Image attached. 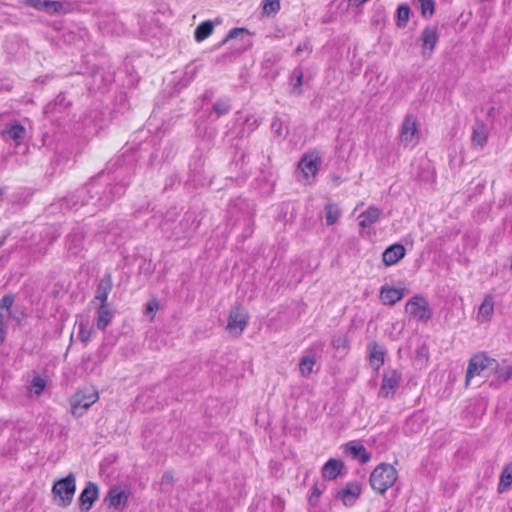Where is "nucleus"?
<instances>
[{"label": "nucleus", "mask_w": 512, "mask_h": 512, "mask_svg": "<svg viewBox=\"0 0 512 512\" xmlns=\"http://www.w3.org/2000/svg\"><path fill=\"white\" fill-rule=\"evenodd\" d=\"M117 168L112 172H101L84 187L76 190L64 198V205L68 209H77L84 205H93L102 209L124 194L131 176H126L128 170L118 159Z\"/></svg>", "instance_id": "obj_1"}, {"label": "nucleus", "mask_w": 512, "mask_h": 512, "mask_svg": "<svg viewBox=\"0 0 512 512\" xmlns=\"http://www.w3.org/2000/svg\"><path fill=\"white\" fill-rule=\"evenodd\" d=\"M397 478V470L391 464L381 463L372 471L369 482L375 492L383 494L394 485Z\"/></svg>", "instance_id": "obj_2"}, {"label": "nucleus", "mask_w": 512, "mask_h": 512, "mask_svg": "<svg viewBox=\"0 0 512 512\" xmlns=\"http://www.w3.org/2000/svg\"><path fill=\"white\" fill-rule=\"evenodd\" d=\"M497 367L498 362L495 359L489 358L484 353L474 355L468 363L466 385L468 386L475 376L488 377Z\"/></svg>", "instance_id": "obj_3"}, {"label": "nucleus", "mask_w": 512, "mask_h": 512, "mask_svg": "<svg viewBox=\"0 0 512 512\" xmlns=\"http://www.w3.org/2000/svg\"><path fill=\"white\" fill-rule=\"evenodd\" d=\"M321 164V156L317 151L305 153L298 162L296 178L300 182L312 183Z\"/></svg>", "instance_id": "obj_4"}, {"label": "nucleus", "mask_w": 512, "mask_h": 512, "mask_svg": "<svg viewBox=\"0 0 512 512\" xmlns=\"http://www.w3.org/2000/svg\"><path fill=\"white\" fill-rule=\"evenodd\" d=\"M98 399V391L94 387H85L77 391L70 400L72 415L81 417Z\"/></svg>", "instance_id": "obj_5"}, {"label": "nucleus", "mask_w": 512, "mask_h": 512, "mask_svg": "<svg viewBox=\"0 0 512 512\" xmlns=\"http://www.w3.org/2000/svg\"><path fill=\"white\" fill-rule=\"evenodd\" d=\"M399 140L404 147L413 148L420 140L419 124L416 116L408 114L400 128Z\"/></svg>", "instance_id": "obj_6"}, {"label": "nucleus", "mask_w": 512, "mask_h": 512, "mask_svg": "<svg viewBox=\"0 0 512 512\" xmlns=\"http://www.w3.org/2000/svg\"><path fill=\"white\" fill-rule=\"evenodd\" d=\"M71 101L67 99L64 93L58 94L55 99L48 102L44 107V115L52 122H58L68 115Z\"/></svg>", "instance_id": "obj_7"}, {"label": "nucleus", "mask_w": 512, "mask_h": 512, "mask_svg": "<svg viewBox=\"0 0 512 512\" xmlns=\"http://www.w3.org/2000/svg\"><path fill=\"white\" fill-rule=\"evenodd\" d=\"M75 490V477L72 474L55 482L52 488L54 496L58 497L62 506H68L72 502Z\"/></svg>", "instance_id": "obj_8"}, {"label": "nucleus", "mask_w": 512, "mask_h": 512, "mask_svg": "<svg viewBox=\"0 0 512 512\" xmlns=\"http://www.w3.org/2000/svg\"><path fill=\"white\" fill-rule=\"evenodd\" d=\"M406 313L413 319L421 322H427L431 318V310L427 300L416 295L412 297L405 306Z\"/></svg>", "instance_id": "obj_9"}, {"label": "nucleus", "mask_w": 512, "mask_h": 512, "mask_svg": "<svg viewBox=\"0 0 512 512\" xmlns=\"http://www.w3.org/2000/svg\"><path fill=\"white\" fill-rule=\"evenodd\" d=\"M89 243L85 239L83 228H74L66 239V248L74 257H83V252L88 249Z\"/></svg>", "instance_id": "obj_10"}, {"label": "nucleus", "mask_w": 512, "mask_h": 512, "mask_svg": "<svg viewBox=\"0 0 512 512\" xmlns=\"http://www.w3.org/2000/svg\"><path fill=\"white\" fill-rule=\"evenodd\" d=\"M102 121V112L97 109H92L80 118L78 123L79 127L77 129H81L85 136L94 135L97 134L99 129L102 127Z\"/></svg>", "instance_id": "obj_11"}, {"label": "nucleus", "mask_w": 512, "mask_h": 512, "mask_svg": "<svg viewBox=\"0 0 512 512\" xmlns=\"http://www.w3.org/2000/svg\"><path fill=\"white\" fill-rule=\"evenodd\" d=\"M401 373L396 369H386L383 374L380 394L384 397L393 396L401 382Z\"/></svg>", "instance_id": "obj_12"}, {"label": "nucleus", "mask_w": 512, "mask_h": 512, "mask_svg": "<svg viewBox=\"0 0 512 512\" xmlns=\"http://www.w3.org/2000/svg\"><path fill=\"white\" fill-rule=\"evenodd\" d=\"M383 212L376 206H370L358 216V223L361 228V236H369L370 233L367 229H370L376 222L381 219Z\"/></svg>", "instance_id": "obj_13"}, {"label": "nucleus", "mask_w": 512, "mask_h": 512, "mask_svg": "<svg viewBox=\"0 0 512 512\" xmlns=\"http://www.w3.org/2000/svg\"><path fill=\"white\" fill-rule=\"evenodd\" d=\"M249 316L247 311L242 307H234L229 315L227 329L230 332L241 334L248 324Z\"/></svg>", "instance_id": "obj_14"}, {"label": "nucleus", "mask_w": 512, "mask_h": 512, "mask_svg": "<svg viewBox=\"0 0 512 512\" xmlns=\"http://www.w3.org/2000/svg\"><path fill=\"white\" fill-rule=\"evenodd\" d=\"M129 496L130 491L128 488L113 486L109 489L105 501L108 503L109 507H112L114 510H119L126 506Z\"/></svg>", "instance_id": "obj_15"}, {"label": "nucleus", "mask_w": 512, "mask_h": 512, "mask_svg": "<svg viewBox=\"0 0 512 512\" xmlns=\"http://www.w3.org/2000/svg\"><path fill=\"white\" fill-rule=\"evenodd\" d=\"M490 124L476 120L472 125L471 145L474 149H483L489 136Z\"/></svg>", "instance_id": "obj_16"}, {"label": "nucleus", "mask_w": 512, "mask_h": 512, "mask_svg": "<svg viewBox=\"0 0 512 512\" xmlns=\"http://www.w3.org/2000/svg\"><path fill=\"white\" fill-rule=\"evenodd\" d=\"M360 494L361 488L359 484L350 482L337 491L336 498L339 499L345 506H353L358 500Z\"/></svg>", "instance_id": "obj_17"}, {"label": "nucleus", "mask_w": 512, "mask_h": 512, "mask_svg": "<svg viewBox=\"0 0 512 512\" xmlns=\"http://www.w3.org/2000/svg\"><path fill=\"white\" fill-rule=\"evenodd\" d=\"M423 56L430 57L438 40V29L435 26H427L424 28L421 36Z\"/></svg>", "instance_id": "obj_18"}, {"label": "nucleus", "mask_w": 512, "mask_h": 512, "mask_svg": "<svg viewBox=\"0 0 512 512\" xmlns=\"http://www.w3.org/2000/svg\"><path fill=\"white\" fill-rule=\"evenodd\" d=\"M98 495V486L93 482H88L79 496L81 510L89 511L93 503L98 499Z\"/></svg>", "instance_id": "obj_19"}, {"label": "nucleus", "mask_w": 512, "mask_h": 512, "mask_svg": "<svg viewBox=\"0 0 512 512\" xmlns=\"http://www.w3.org/2000/svg\"><path fill=\"white\" fill-rule=\"evenodd\" d=\"M405 289L403 287H391L389 285H383L380 290V301L384 305L393 306L400 301L404 296Z\"/></svg>", "instance_id": "obj_20"}, {"label": "nucleus", "mask_w": 512, "mask_h": 512, "mask_svg": "<svg viewBox=\"0 0 512 512\" xmlns=\"http://www.w3.org/2000/svg\"><path fill=\"white\" fill-rule=\"evenodd\" d=\"M344 451L361 464H365L371 459V454L367 451L365 446L356 441H350L345 444Z\"/></svg>", "instance_id": "obj_21"}, {"label": "nucleus", "mask_w": 512, "mask_h": 512, "mask_svg": "<svg viewBox=\"0 0 512 512\" xmlns=\"http://www.w3.org/2000/svg\"><path fill=\"white\" fill-rule=\"evenodd\" d=\"M3 138L13 141L18 146L26 138V129L18 122L7 124L3 131Z\"/></svg>", "instance_id": "obj_22"}, {"label": "nucleus", "mask_w": 512, "mask_h": 512, "mask_svg": "<svg viewBox=\"0 0 512 512\" xmlns=\"http://www.w3.org/2000/svg\"><path fill=\"white\" fill-rule=\"evenodd\" d=\"M113 282L110 274H105L99 281L95 296L94 302L98 301L99 305L108 304L107 299L112 290Z\"/></svg>", "instance_id": "obj_23"}, {"label": "nucleus", "mask_w": 512, "mask_h": 512, "mask_svg": "<svg viewBox=\"0 0 512 512\" xmlns=\"http://www.w3.org/2000/svg\"><path fill=\"white\" fill-rule=\"evenodd\" d=\"M368 352L370 366L375 370H379V368L384 364V347L376 342H372L368 345Z\"/></svg>", "instance_id": "obj_24"}, {"label": "nucleus", "mask_w": 512, "mask_h": 512, "mask_svg": "<svg viewBox=\"0 0 512 512\" xmlns=\"http://www.w3.org/2000/svg\"><path fill=\"white\" fill-rule=\"evenodd\" d=\"M405 256V248L401 244H394L383 252V262L386 266H392Z\"/></svg>", "instance_id": "obj_25"}, {"label": "nucleus", "mask_w": 512, "mask_h": 512, "mask_svg": "<svg viewBox=\"0 0 512 512\" xmlns=\"http://www.w3.org/2000/svg\"><path fill=\"white\" fill-rule=\"evenodd\" d=\"M114 317V311L108 304L99 305L96 310V327L105 330Z\"/></svg>", "instance_id": "obj_26"}, {"label": "nucleus", "mask_w": 512, "mask_h": 512, "mask_svg": "<svg viewBox=\"0 0 512 512\" xmlns=\"http://www.w3.org/2000/svg\"><path fill=\"white\" fill-rule=\"evenodd\" d=\"M343 462L338 459H329L322 468V476L327 480L336 479L343 469Z\"/></svg>", "instance_id": "obj_27"}, {"label": "nucleus", "mask_w": 512, "mask_h": 512, "mask_svg": "<svg viewBox=\"0 0 512 512\" xmlns=\"http://www.w3.org/2000/svg\"><path fill=\"white\" fill-rule=\"evenodd\" d=\"M494 312V299L487 295L479 307L477 318L480 322H487L491 319Z\"/></svg>", "instance_id": "obj_28"}, {"label": "nucleus", "mask_w": 512, "mask_h": 512, "mask_svg": "<svg viewBox=\"0 0 512 512\" xmlns=\"http://www.w3.org/2000/svg\"><path fill=\"white\" fill-rule=\"evenodd\" d=\"M331 346L339 355H344L349 351L350 345L348 336L345 333H337L331 339Z\"/></svg>", "instance_id": "obj_29"}, {"label": "nucleus", "mask_w": 512, "mask_h": 512, "mask_svg": "<svg viewBox=\"0 0 512 512\" xmlns=\"http://www.w3.org/2000/svg\"><path fill=\"white\" fill-rule=\"evenodd\" d=\"M78 333L77 338L83 343L87 344L93 335V328L88 319H81L77 323Z\"/></svg>", "instance_id": "obj_30"}, {"label": "nucleus", "mask_w": 512, "mask_h": 512, "mask_svg": "<svg viewBox=\"0 0 512 512\" xmlns=\"http://www.w3.org/2000/svg\"><path fill=\"white\" fill-rule=\"evenodd\" d=\"M231 109V104L229 99L221 98L218 99L210 112V118H213L214 120L220 118L221 116L227 114Z\"/></svg>", "instance_id": "obj_31"}, {"label": "nucleus", "mask_w": 512, "mask_h": 512, "mask_svg": "<svg viewBox=\"0 0 512 512\" xmlns=\"http://www.w3.org/2000/svg\"><path fill=\"white\" fill-rule=\"evenodd\" d=\"M316 364L315 355L311 352L303 355L299 363V371L302 376L307 377L313 372V367Z\"/></svg>", "instance_id": "obj_32"}, {"label": "nucleus", "mask_w": 512, "mask_h": 512, "mask_svg": "<svg viewBox=\"0 0 512 512\" xmlns=\"http://www.w3.org/2000/svg\"><path fill=\"white\" fill-rule=\"evenodd\" d=\"M214 26L212 21L206 20L200 23L194 32V38L197 42H202L208 38L213 32Z\"/></svg>", "instance_id": "obj_33"}, {"label": "nucleus", "mask_w": 512, "mask_h": 512, "mask_svg": "<svg viewBox=\"0 0 512 512\" xmlns=\"http://www.w3.org/2000/svg\"><path fill=\"white\" fill-rule=\"evenodd\" d=\"M241 37L243 39V50L251 46V35L245 28H234L227 35L225 41H229L235 38Z\"/></svg>", "instance_id": "obj_34"}, {"label": "nucleus", "mask_w": 512, "mask_h": 512, "mask_svg": "<svg viewBox=\"0 0 512 512\" xmlns=\"http://www.w3.org/2000/svg\"><path fill=\"white\" fill-rule=\"evenodd\" d=\"M512 485V463L506 465L500 475L498 484V492L503 493L507 491Z\"/></svg>", "instance_id": "obj_35"}, {"label": "nucleus", "mask_w": 512, "mask_h": 512, "mask_svg": "<svg viewBox=\"0 0 512 512\" xmlns=\"http://www.w3.org/2000/svg\"><path fill=\"white\" fill-rule=\"evenodd\" d=\"M325 212L327 225L335 224L338 221L341 214L339 207L333 203H328L325 206Z\"/></svg>", "instance_id": "obj_36"}, {"label": "nucleus", "mask_w": 512, "mask_h": 512, "mask_svg": "<svg viewBox=\"0 0 512 512\" xmlns=\"http://www.w3.org/2000/svg\"><path fill=\"white\" fill-rule=\"evenodd\" d=\"M71 4L66 1H50L48 2V7L46 9V12H53V13H68L71 9Z\"/></svg>", "instance_id": "obj_37"}, {"label": "nucleus", "mask_w": 512, "mask_h": 512, "mask_svg": "<svg viewBox=\"0 0 512 512\" xmlns=\"http://www.w3.org/2000/svg\"><path fill=\"white\" fill-rule=\"evenodd\" d=\"M46 387V380L40 376H35L29 386L31 394L40 396Z\"/></svg>", "instance_id": "obj_38"}, {"label": "nucleus", "mask_w": 512, "mask_h": 512, "mask_svg": "<svg viewBox=\"0 0 512 512\" xmlns=\"http://www.w3.org/2000/svg\"><path fill=\"white\" fill-rule=\"evenodd\" d=\"M410 8L407 4H401L397 8V25L405 27L409 20Z\"/></svg>", "instance_id": "obj_39"}, {"label": "nucleus", "mask_w": 512, "mask_h": 512, "mask_svg": "<svg viewBox=\"0 0 512 512\" xmlns=\"http://www.w3.org/2000/svg\"><path fill=\"white\" fill-rule=\"evenodd\" d=\"M420 8L422 16L425 18H430L435 11V1L434 0H419Z\"/></svg>", "instance_id": "obj_40"}, {"label": "nucleus", "mask_w": 512, "mask_h": 512, "mask_svg": "<svg viewBox=\"0 0 512 512\" xmlns=\"http://www.w3.org/2000/svg\"><path fill=\"white\" fill-rule=\"evenodd\" d=\"M14 303V297L10 294L3 296L0 301V311L7 313V316H11V307Z\"/></svg>", "instance_id": "obj_41"}, {"label": "nucleus", "mask_w": 512, "mask_h": 512, "mask_svg": "<svg viewBox=\"0 0 512 512\" xmlns=\"http://www.w3.org/2000/svg\"><path fill=\"white\" fill-rule=\"evenodd\" d=\"M493 372H496L498 379L502 381H507L512 376V369L508 365H502L500 366L498 364V367L494 369Z\"/></svg>", "instance_id": "obj_42"}, {"label": "nucleus", "mask_w": 512, "mask_h": 512, "mask_svg": "<svg viewBox=\"0 0 512 512\" xmlns=\"http://www.w3.org/2000/svg\"><path fill=\"white\" fill-rule=\"evenodd\" d=\"M280 9L279 0H264L263 11L265 14L270 15L276 13Z\"/></svg>", "instance_id": "obj_43"}, {"label": "nucleus", "mask_w": 512, "mask_h": 512, "mask_svg": "<svg viewBox=\"0 0 512 512\" xmlns=\"http://www.w3.org/2000/svg\"><path fill=\"white\" fill-rule=\"evenodd\" d=\"M324 488H321L318 484H314L311 488V493L309 496V504L316 505L319 497L323 493Z\"/></svg>", "instance_id": "obj_44"}, {"label": "nucleus", "mask_w": 512, "mask_h": 512, "mask_svg": "<svg viewBox=\"0 0 512 512\" xmlns=\"http://www.w3.org/2000/svg\"><path fill=\"white\" fill-rule=\"evenodd\" d=\"M303 82V72L300 68H295L292 73V85L294 88H300Z\"/></svg>", "instance_id": "obj_45"}, {"label": "nucleus", "mask_w": 512, "mask_h": 512, "mask_svg": "<svg viewBox=\"0 0 512 512\" xmlns=\"http://www.w3.org/2000/svg\"><path fill=\"white\" fill-rule=\"evenodd\" d=\"M25 2L37 10L46 11L49 0H25Z\"/></svg>", "instance_id": "obj_46"}, {"label": "nucleus", "mask_w": 512, "mask_h": 512, "mask_svg": "<svg viewBox=\"0 0 512 512\" xmlns=\"http://www.w3.org/2000/svg\"><path fill=\"white\" fill-rule=\"evenodd\" d=\"M272 508L274 512H283L284 510V502L279 497H274L271 501Z\"/></svg>", "instance_id": "obj_47"}, {"label": "nucleus", "mask_w": 512, "mask_h": 512, "mask_svg": "<svg viewBox=\"0 0 512 512\" xmlns=\"http://www.w3.org/2000/svg\"><path fill=\"white\" fill-rule=\"evenodd\" d=\"M272 129L275 131L276 134H278L279 136H281L283 134L282 132V124L279 122L278 119H275L273 122H272Z\"/></svg>", "instance_id": "obj_48"}, {"label": "nucleus", "mask_w": 512, "mask_h": 512, "mask_svg": "<svg viewBox=\"0 0 512 512\" xmlns=\"http://www.w3.org/2000/svg\"><path fill=\"white\" fill-rule=\"evenodd\" d=\"M500 114H501L500 108H496L493 106L488 110L487 116H488V118L494 119L497 116H499Z\"/></svg>", "instance_id": "obj_49"}, {"label": "nucleus", "mask_w": 512, "mask_h": 512, "mask_svg": "<svg viewBox=\"0 0 512 512\" xmlns=\"http://www.w3.org/2000/svg\"><path fill=\"white\" fill-rule=\"evenodd\" d=\"M311 47L308 42H304L302 44H299L296 48V53L300 54L303 51H310Z\"/></svg>", "instance_id": "obj_50"}, {"label": "nucleus", "mask_w": 512, "mask_h": 512, "mask_svg": "<svg viewBox=\"0 0 512 512\" xmlns=\"http://www.w3.org/2000/svg\"><path fill=\"white\" fill-rule=\"evenodd\" d=\"M189 180L194 183L195 186H198V185H204V183L200 180V178L198 177V174L196 172H193L191 175H190V178Z\"/></svg>", "instance_id": "obj_51"}, {"label": "nucleus", "mask_w": 512, "mask_h": 512, "mask_svg": "<svg viewBox=\"0 0 512 512\" xmlns=\"http://www.w3.org/2000/svg\"><path fill=\"white\" fill-rule=\"evenodd\" d=\"M158 308V304L155 301H150L147 303L146 312L153 313Z\"/></svg>", "instance_id": "obj_52"}, {"label": "nucleus", "mask_w": 512, "mask_h": 512, "mask_svg": "<svg viewBox=\"0 0 512 512\" xmlns=\"http://www.w3.org/2000/svg\"><path fill=\"white\" fill-rule=\"evenodd\" d=\"M351 6H360L366 3L368 0H348Z\"/></svg>", "instance_id": "obj_53"}, {"label": "nucleus", "mask_w": 512, "mask_h": 512, "mask_svg": "<svg viewBox=\"0 0 512 512\" xmlns=\"http://www.w3.org/2000/svg\"><path fill=\"white\" fill-rule=\"evenodd\" d=\"M6 336V326L0 325V343H2Z\"/></svg>", "instance_id": "obj_54"}, {"label": "nucleus", "mask_w": 512, "mask_h": 512, "mask_svg": "<svg viewBox=\"0 0 512 512\" xmlns=\"http://www.w3.org/2000/svg\"><path fill=\"white\" fill-rule=\"evenodd\" d=\"M10 316H7V313L0 311V325L5 326V319L9 318Z\"/></svg>", "instance_id": "obj_55"}, {"label": "nucleus", "mask_w": 512, "mask_h": 512, "mask_svg": "<svg viewBox=\"0 0 512 512\" xmlns=\"http://www.w3.org/2000/svg\"><path fill=\"white\" fill-rule=\"evenodd\" d=\"M172 481V475L170 473H165L162 477V482L170 483Z\"/></svg>", "instance_id": "obj_56"}, {"label": "nucleus", "mask_w": 512, "mask_h": 512, "mask_svg": "<svg viewBox=\"0 0 512 512\" xmlns=\"http://www.w3.org/2000/svg\"><path fill=\"white\" fill-rule=\"evenodd\" d=\"M157 216H153L152 219H151V224L154 225V224H158L160 227L163 226V222L162 221H157Z\"/></svg>", "instance_id": "obj_57"}, {"label": "nucleus", "mask_w": 512, "mask_h": 512, "mask_svg": "<svg viewBox=\"0 0 512 512\" xmlns=\"http://www.w3.org/2000/svg\"><path fill=\"white\" fill-rule=\"evenodd\" d=\"M252 119H253V123H252L253 128L252 129H254L258 125V121H257V119H255L253 117H252ZM250 120H251V118L246 119L247 122H250Z\"/></svg>", "instance_id": "obj_58"}, {"label": "nucleus", "mask_w": 512, "mask_h": 512, "mask_svg": "<svg viewBox=\"0 0 512 512\" xmlns=\"http://www.w3.org/2000/svg\"><path fill=\"white\" fill-rule=\"evenodd\" d=\"M143 398H144V395H143V394H141V395H139V396L137 397V404H138V405H140V403L142 402Z\"/></svg>", "instance_id": "obj_59"}, {"label": "nucleus", "mask_w": 512, "mask_h": 512, "mask_svg": "<svg viewBox=\"0 0 512 512\" xmlns=\"http://www.w3.org/2000/svg\"><path fill=\"white\" fill-rule=\"evenodd\" d=\"M168 215H169V219H173L174 216L176 215V211H170V212H168Z\"/></svg>", "instance_id": "obj_60"}, {"label": "nucleus", "mask_w": 512, "mask_h": 512, "mask_svg": "<svg viewBox=\"0 0 512 512\" xmlns=\"http://www.w3.org/2000/svg\"><path fill=\"white\" fill-rule=\"evenodd\" d=\"M4 194V188L2 186H0V198L3 196Z\"/></svg>", "instance_id": "obj_61"}, {"label": "nucleus", "mask_w": 512, "mask_h": 512, "mask_svg": "<svg viewBox=\"0 0 512 512\" xmlns=\"http://www.w3.org/2000/svg\"><path fill=\"white\" fill-rule=\"evenodd\" d=\"M6 237L0 239V247L4 244Z\"/></svg>", "instance_id": "obj_62"}, {"label": "nucleus", "mask_w": 512, "mask_h": 512, "mask_svg": "<svg viewBox=\"0 0 512 512\" xmlns=\"http://www.w3.org/2000/svg\"><path fill=\"white\" fill-rule=\"evenodd\" d=\"M101 28H102L106 33H109V32H110V30H109V29H107L106 27H102V26H101Z\"/></svg>", "instance_id": "obj_63"}, {"label": "nucleus", "mask_w": 512, "mask_h": 512, "mask_svg": "<svg viewBox=\"0 0 512 512\" xmlns=\"http://www.w3.org/2000/svg\"><path fill=\"white\" fill-rule=\"evenodd\" d=\"M237 115H238V120L241 119V113L237 112Z\"/></svg>", "instance_id": "obj_64"}]
</instances>
